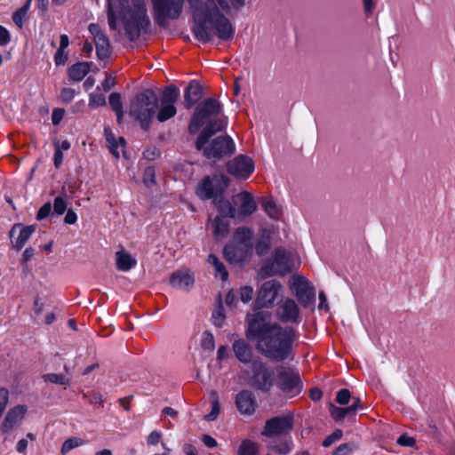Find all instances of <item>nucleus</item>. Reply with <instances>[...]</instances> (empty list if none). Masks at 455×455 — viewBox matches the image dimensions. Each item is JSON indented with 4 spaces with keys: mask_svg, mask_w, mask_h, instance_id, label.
<instances>
[{
    "mask_svg": "<svg viewBox=\"0 0 455 455\" xmlns=\"http://www.w3.org/2000/svg\"><path fill=\"white\" fill-rule=\"evenodd\" d=\"M35 230L36 228L34 225L23 226L20 223L13 225L10 230V238L12 247L17 251L21 250Z\"/></svg>",
    "mask_w": 455,
    "mask_h": 455,
    "instance_id": "nucleus-19",
    "label": "nucleus"
},
{
    "mask_svg": "<svg viewBox=\"0 0 455 455\" xmlns=\"http://www.w3.org/2000/svg\"><path fill=\"white\" fill-rule=\"evenodd\" d=\"M159 107V99L152 89H145L130 103L129 115L140 122L144 131H148Z\"/></svg>",
    "mask_w": 455,
    "mask_h": 455,
    "instance_id": "nucleus-5",
    "label": "nucleus"
},
{
    "mask_svg": "<svg viewBox=\"0 0 455 455\" xmlns=\"http://www.w3.org/2000/svg\"><path fill=\"white\" fill-rule=\"evenodd\" d=\"M107 14L109 28L116 30L117 20H120L131 42L150 30L151 21L144 2H108Z\"/></svg>",
    "mask_w": 455,
    "mask_h": 455,
    "instance_id": "nucleus-2",
    "label": "nucleus"
},
{
    "mask_svg": "<svg viewBox=\"0 0 455 455\" xmlns=\"http://www.w3.org/2000/svg\"><path fill=\"white\" fill-rule=\"evenodd\" d=\"M276 385L285 395L293 397L302 391L303 383L297 369L281 365L276 367Z\"/></svg>",
    "mask_w": 455,
    "mask_h": 455,
    "instance_id": "nucleus-9",
    "label": "nucleus"
},
{
    "mask_svg": "<svg viewBox=\"0 0 455 455\" xmlns=\"http://www.w3.org/2000/svg\"><path fill=\"white\" fill-rule=\"evenodd\" d=\"M177 113L176 107L172 104L161 103L159 110L156 114V119L160 123H164L173 117Z\"/></svg>",
    "mask_w": 455,
    "mask_h": 455,
    "instance_id": "nucleus-36",
    "label": "nucleus"
},
{
    "mask_svg": "<svg viewBox=\"0 0 455 455\" xmlns=\"http://www.w3.org/2000/svg\"><path fill=\"white\" fill-rule=\"evenodd\" d=\"M143 180L148 187L156 184V172L153 166H148L145 169L143 173Z\"/></svg>",
    "mask_w": 455,
    "mask_h": 455,
    "instance_id": "nucleus-47",
    "label": "nucleus"
},
{
    "mask_svg": "<svg viewBox=\"0 0 455 455\" xmlns=\"http://www.w3.org/2000/svg\"><path fill=\"white\" fill-rule=\"evenodd\" d=\"M232 350L239 362L249 363L252 361V348L246 340L243 339L235 340Z\"/></svg>",
    "mask_w": 455,
    "mask_h": 455,
    "instance_id": "nucleus-24",
    "label": "nucleus"
},
{
    "mask_svg": "<svg viewBox=\"0 0 455 455\" xmlns=\"http://www.w3.org/2000/svg\"><path fill=\"white\" fill-rule=\"evenodd\" d=\"M67 210V204L61 196H57L53 202V211L57 215H61Z\"/></svg>",
    "mask_w": 455,
    "mask_h": 455,
    "instance_id": "nucleus-52",
    "label": "nucleus"
},
{
    "mask_svg": "<svg viewBox=\"0 0 455 455\" xmlns=\"http://www.w3.org/2000/svg\"><path fill=\"white\" fill-rule=\"evenodd\" d=\"M143 156L148 160H155L160 156V151L156 147L146 149L143 152Z\"/></svg>",
    "mask_w": 455,
    "mask_h": 455,
    "instance_id": "nucleus-62",
    "label": "nucleus"
},
{
    "mask_svg": "<svg viewBox=\"0 0 455 455\" xmlns=\"http://www.w3.org/2000/svg\"><path fill=\"white\" fill-rule=\"evenodd\" d=\"M201 346L204 350L212 351L215 348L214 338L211 332H209V331L204 332Z\"/></svg>",
    "mask_w": 455,
    "mask_h": 455,
    "instance_id": "nucleus-46",
    "label": "nucleus"
},
{
    "mask_svg": "<svg viewBox=\"0 0 455 455\" xmlns=\"http://www.w3.org/2000/svg\"><path fill=\"white\" fill-rule=\"evenodd\" d=\"M192 17V33L205 44L218 38L222 42L233 40L235 28L231 20L243 12L246 2H188Z\"/></svg>",
    "mask_w": 455,
    "mask_h": 455,
    "instance_id": "nucleus-1",
    "label": "nucleus"
},
{
    "mask_svg": "<svg viewBox=\"0 0 455 455\" xmlns=\"http://www.w3.org/2000/svg\"><path fill=\"white\" fill-rule=\"evenodd\" d=\"M343 435V432L340 429H336L332 434L325 437L323 442V446L329 447L335 442L339 441Z\"/></svg>",
    "mask_w": 455,
    "mask_h": 455,
    "instance_id": "nucleus-49",
    "label": "nucleus"
},
{
    "mask_svg": "<svg viewBox=\"0 0 455 455\" xmlns=\"http://www.w3.org/2000/svg\"><path fill=\"white\" fill-rule=\"evenodd\" d=\"M355 445L350 443H342L332 452V455H347L353 451Z\"/></svg>",
    "mask_w": 455,
    "mask_h": 455,
    "instance_id": "nucleus-53",
    "label": "nucleus"
},
{
    "mask_svg": "<svg viewBox=\"0 0 455 455\" xmlns=\"http://www.w3.org/2000/svg\"><path fill=\"white\" fill-rule=\"evenodd\" d=\"M210 399H211V404H212V411L210 413L204 416V419L207 421H213L217 419L220 411V404L219 402V396L218 393L215 390H212L210 394Z\"/></svg>",
    "mask_w": 455,
    "mask_h": 455,
    "instance_id": "nucleus-37",
    "label": "nucleus"
},
{
    "mask_svg": "<svg viewBox=\"0 0 455 455\" xmlns=\"http://www.w3.org/2000/svg\"><path fill=\"white\" fill-rule=\"evenodd\" d=\"M263 208L266 213L274 220H278L281 216V209L276 205L273 200L265 201Z\"/></svg>",
    "mask_w": 455,
    "mask_h": 455,
    "instance_id": "nucleus-42",
    "label": "nucleus"
},
{
    "mask_svg": "<svg viewBox=\"0 0 455 455\" xmlns=\"http://www.w3.org/2000/svg\"><path fill=\"white\" fill-rule=\"evenodd\" d=\"M137 264V260L129 253L124 251H118L116 252V268L120 271H129Z\"/></svg>",
    "mask_w": 455,
    "mask_h": 455,
    "instance_id": "nucleus-30",
    "label": "nucleus"
},
{
    "mask_svg": "<svg viewBox=\"0 0 455 455\" xmlns=\"http://www.w3.org/2000/svg\"><path fill=\"white\" fill-rule=\"evenodd\" d=\"M235 405L242 414L251 415L256 411L257 402L251 391L242 390L236 395Z\"/></svg>",
    "mask_w": 455,
    "mask_h": 455,
    "instance_id": "nucleus-21",
    "label": "nucleus"
},
{
    "mask_svg": "<svg viewBox=\"0 0 455 455\" xmlns=\"http://www.w3.org/2000/svg\"><path fill=\"white\" fill-rule=\"evenodd\" d=\"M252 374L250 385L252 388L262 393H269L274 386L271 371L260 361H254L251 364Z\"/></svg>",
    "mask_w": 455,
    "mask_h": 455,
    "instance_id": "nucleus-12",
    "label": "nucleus"
},
{
    "mask_svg": "<svg viewBox=\"0 0 455 455\" xmlns=\"http://www.w3.org/2000/svg\"><path fill=\"white\" fill-rule=\"evenodd\" d=\"M222 108V104L214 98H207L198 103L188 124L189 133L196 134L204 124L206 126L213 120L225 116H219Z\"/></svg>",
    "mask_w": 455,
    "mask_h": 455,
    "instance_id": "nucleus-6",
    "label": "nucleus"
},
{
    "mask_svg": "<svg viewBox=\"0 0 455 455\" xmlns=\"http://www.w3.org/2000/svg\"><path fill=\"white\" fill-rule=\"evenodd\" d=\"M106 98L102 93H91L89 97V107L96 108L106 105Z\"/></svg>",
    "mask_w": 455,
    "mask_h": 455,
    "instance_id": "nucleus-44",
    "label": "nucleus"
},
{
    "mask_svg": "<svg viewBox=\"0 0 455 455\" xmlns=\"http://www.w3.org/2000/svg\"><path fill=\"white\" fill-rule=\"evenodd\" d=\"M44 382H49L52 384L61 385V386H68L70 384V379L68 378H66L62 374H57V373H46L42 376Z\"/></svg>",
    "mask_w": 455,
    "mask_h": 455,
    "instance_id": "nucleus-41",
    "label": "nucleus"
},
{
    "mask_svg": "<svg viewBox=\"0 0 455 455\" xmlns=\"http://www.w3.org/2000/svg\"><path fill=\"white\" fill-rule=\"evenodd\" d=\"M207 261L209 264L214 267L216 275H220L222 281H226L228 279V272L225 265L220 260V259L215 254H210L208 256Z\"/></svg>",
    "mask_w": 455,
    "mask_h": 455,
    "instance_id": "nucleus-34",
    "label": "nucleus"
},
{
    "mask_svg": "<svg viewBox=\"0 0 455 455\" xmlns=\"http://www.w3.org/2000/svg\"><path fill=\"white\" fill-rule=\"evenodd\" d=\"M291 289L302 307H308L315 303V290L304 276L293 275Z\"/></svg>",
    "mask_w": 455,
    "mask_h": 455,
    "instance_id": "nucleus-14",
    "label": "nucleus"
},
{
    "mask_svg": "<svg viewBox=\"0 0 455 455\" xmlns=\"http://www.w3.org/2000/svg\"><path fill=\"white\" fill-rule=\"evenodd\" d=\"M52 211V204L51 203H45L37 212L36 214V220H41L44 218H46Z\"/></svg>",
    "mask_w": 455,
    "mask_h": 455,
    "instance_id": "nucleus-56",
    "label": "nucleus"
},
{
    "mask_svg": "<svg viewBox=\"0 0 455 455\" xmlns=\"http://www.w3.org/2000/svg\"><path fill=\"white\" fill-rule=\"evenodd\" d=\"M240 198L241 205L239 215L247 217L251 215L257 210V204L251 193L243 191L237 196Z\"/></svg>",
    "mask_w": 455,
    "mask_h": 455,
    "instance_id": "nucleus-26",
    "label": "nucleus"
},
{
    "mask_svg": "<svg viewBox=\"0 0 455 455\" xmlns=\"http://www.w3.org/2000/svg\"><path fill=\"white\" fill-rule=\"evenodd\" d=\"M30 2H27L22 7L18 9L12 14V20L17 27L21 28L23 27L24 21L28 19V12L29 10Z\"/></svg>",
    "mask_w": 455,
    "mask_h": 455,
    "instance_id": "nucleus-39",
    "label": "nucleus"
},
{
    "mask_svg": "<svg viewBox=\"0 0 455 455\" xmlns=\"http://www.w3.org/2000/svg\"><path fill=\"white\" fill-rule=\"evenodd\" d=\"M214 206L220 212L219 217L232 218L235 219L237 216L236 209L231 204V203L225 199L223 195L212 201Z\"/></svg>",
    "mask_w": 455,
    "mask_h": 455,
    "instance_id": "nucleus-27",
    "label": "nucleus"
},
{
    "mask_svg": "<svg viewBox=\"0 0 455 455\" xmlns=\"http://www.w3.org/2000/svg\"><path fill=\"white\" fill-rule=\"evenodd\" d=\"M228 186L229 179L226 175L204 176L197 185L196 194L203 200H214L224 195Z\"/></svg>",
    "mask_w": 455,
    "mask_h": 455,
    "instance_id": "nucleus-8",
    "label": "nucleus"
},
{
    "mask_svg": "<svg viewBox=\"0 0 455 455\" xmlns=\"http://www.w3.org/2000/svg\"><path fill=\"white\" fill-rule=\"evenodd\" d=\"M213 323L215 326L220 327L224 322L225 315L223 314V308L220 307V308L213 313Z\"/></svg>",
    "mask_w": 455,
    "mask_h": 455,
    "instance_id": "nucleus-61",
    "label": "nucleus"
},
{
    "mask_svg": "<svg viewBox=\"0 0 455 455\" xmlns=\"http://www.w3.org/2000/svg\"><path fill=\"white\" fill-rule=\"evenodd\" d=\"M212 234L216 240L223 239L229 233V220L223 217H215L212 220Z\"/></svg>",
    "mask_w": 455,
    "mask_h": 455,
    "instance_id": "nucleus-28",
    "label": "nucleus"
},
{
    "mask_svg": "<svg viewBox=\"0 0 455 455\" xmlns=\"http://www.w3.org/2000/svg\"><path fill=\"white\" fill-rule=\"evenodd\" d=\"M269 448L275 452L287 455L292 451L293 444L291 440L283 439L278 443L270 445Z\"/></svg>",
    "mask_w": 455,
    "mask_h": 455,
    "instance_id": "nucleus-40",
    "label": "nucleus"
},
{
    "mask_svg": "<svg viewBox=\"0 0 455 455\" xmlns=\"http://www.w3.org/2000/svg\"><path fill=\"white\" fill-rule=\"evenodd\" d=\"M116 85V77L111 74L106 73L105 80L102 82L101 86L104 92H109Z\"/></svg>",
    "mask_w": 455,
    "mask_h": 455,
    "instance_id": "nucleus-55",
    "label": "nucleus"
},
{
    "mask_svg": "<svg viewBox=\"0 0 455 455\" xmlns=\"http://www.w3.org/2000/svg\"><path fill=\"white\" fill-rule=\"evenodd\" d=\"M75 95H76V92L74 89L69 88V87H64L60 91V97L61 101L64 104H68L73 100Z\"/></svg>",
    "mask_w": 455,
    "mask_h": 455,
    "instance_id": "nucleus-48",
    "label": "nucleus"
},
{
    "mask_svg": "<svg viewBox=\"0 0 455 455\" xmlns=\"http://www.w3.org/2000/svg\"><path fill=\"white\" fill-rule=\"evenodd\" d=\"M293 428V417L277 416L267 419L261 431V435L274 438L289 435Z\"/></svg>",
    "mask_w": 455,
    "mask_h": 455,
    "instance_id": "nucleus-13",
    "label": "nucleus"
},
{
    "mask_svg": "<svg viewBox=\"0 0 455 455\" xmlns=\"http://www.w3.org/2000/svg\"><path fill=\"white\" fill-rule=\"evenodd\" d=\"M253 245L228 243L224 246L223 254L231 265H243L252 254Z\"/></svg>",
    "mask_w": 455,
    "mask_h": 455,
    "instance_id": "nucleus-17",
    "label": "nucleus"
},
{
    "mask_svg": "<svg viewBox=\"0 0 455 455\" xmlns=\"http://www.w3.org/2000/svg\"><path fill=\"white\" fill-rule=\"evenodd\" d=\"M161 433L158 431H152L148 436V443L149 445H156L160 442Z\"/></svg>",
    "mask_w": 455,
    "mask_h": 455,
    "instance_id": "nucleus-64",
    "label": "nucleus"
},
{
    "mask_svg": "<svg viewBox=\"0 0 455 455\" xmlns=\"http://www.w3.org/2000/svg\"><path fill=\"white\" fill-rule=\"evenodd\" d=\"M227 171L236 179L246 180L254 171V162L248 156L238 155L227 164Z\"/></svg>",
    "mask_w": 455,
    "mask_h": 455,
    "instance_id": "nucleus-16",
    "label": "nucleus"
},
{
    "mask_svg": "<svg viewBox=\"0 0 455 455\" xmlns=\"http://www.w3.org/2000/svg\"><path fill=\"white\" fill-rule=\"evenodd\" d=\"M351 398L350 391L347 388L340 389L336 395V402L340 405H346Z\"/></svg>",
    "mask_w": 455,
    "mask_h": 455,
    "instance_id": "nucleus-51",
    "label": "nucleus"
},
{
    "mask_svg": "<svg viewBox=\"0 0 455 455\" xmlns=\"http://www.w3.org/2000/svg\"><path fill=\"white\" fill-rule=\"evenodd\" d=\"M203 87L196 80H191L184 90V107L190 109L203 97Z\"/></svg>",
    "mask_w": 455,
    "mask_h": 455,
    "instance_id": "nucleus-23",
    "label": "nucleus"
},
{
    "mask_svg": "<svg viewBox=\"0 0 455 455\" xmlns=\"http://www.w3.org/2000/svg\"><path fill=\"white\" fill-rule=\"evenodd\" d=\"M65 115V110L63 108H55L52 114V123L53 125H58L62 120Z\"/></svg>",
    "mask_w": 455,
    "mask_h": 455,
    "instance_id": "nucleus-58",
    "label": "nucleus"
},
{
    "mask_svg": "<svg viewBox=\"0 0 455 455\" xmlns=\"http://www.w3.org/2000/svg\"><path fill=\"white\" fill-rule=\"evenodd\" d=\"M292 258L283 247L275 250L273 259L264 264L261 272L264 276L285 275L292 270Z\"/></svg>",
    "mask_w": 455,
    "mask_h": 455,
    "instance_id": "nucleus-10",
    "label": "nucleus"
},
{
    "mask_svg": "<svg viewBox=\"0 0 455 455\" xmlns=\"http://www.w3.org/2000/svg\"><path fill=\"white\" fill-rule=\"evenodd\" d=\"M184 2H153L154 19L161 28L168 26V20H177L183 10Z\"/></svg>",
    "mask_w": 455,
    "mask_h": 455,
    "instance_id": "nucleus-11",
    "label": "nucleus"
},
{
    "mask_svg": "<svg viewBox=\"0 0 455 455\" xmlns=\"http://www.w3.org/2000/svg\"><path fill=\"white\" fill-rule=\"evenodd\" d=\"M84 444V441L79 437H70L67 439L61 446V453L66 454L72 449Z\"/></svg>",
    "mask_w": 455,
    "mask_h": 455,
    "instance_id": "nucleus-43",
    "label": "nucleus"
},
{
    "mask_svg": "<svg viewBox=\"0 0 455 455\" xmlns=\"http://www.w3.org/2000/svg\"><path fill=\"white\" fill-rule=\"evenodd\" d=\"M179 97L180 90L178 89V87L174 84H170L166 86L163 91L161 103L174 105L175 102L178 100Z\"/></svg>",
    "mask_w": 455,
    "mask_h": 455,
    "instance_id": "nucleus-33",
    "label": "nucleus"
},
{
    "mask_svg": "<svg viewBox=\"0 0 455 455\" xmlns=\"http://www.w3.org/2000/svg\"><path fill=\"white\" fill-rule=\"evenodd\" d=\"M106 133V140L108 143V148L110 152L113 156H115L116 158L119 157V153L117 151V148L119 146L125 147L126 141L123 137H119L118 140H116L114 134L111 132L105 131Z\"/></svg>",
    "mask_w": 455,
    "mask_h": 455,
    "instance_id": "nucleus-35",
    "label": "nucleus"
},
{
    "mask_svg": "<svg viewBox=\"0 0 455 455\" xmlns=\"http://www.w3.org/2000/svg\"><path fill=\"white\" fill-rule=\"evenodd\" d=\"M11 42V35L9 31L0 25V46H5Z\"/></svg>",
    "mask_w": 455,
    "mask_h": 455,
    "instance_id": "nucleus-57",
    "label": "nucleus"
},
{
    "mask_svg": "<svg viewBox=\"0 0 455 455\" xmlns=\"http://www.w3.org/2000/svg\"><path fill=\"white\" fill-rule=\"evenodd\" d=\"M296 337V330L293 327L283 328L279 324L256 343V349L273 362L292 360V345Z\"/></svg>",
    "mask_w": 455,
    "mask_h": 455,
    "instance_id": "nucleus-4",
    "label": "nucleus"
},
{
    "mask_svg": "<svg viewBox=\"0 0 455 455\" xmlns=\"http://www.w3.org/2000/svg\"><path fill=\"white\" fill-rule=\"evenodd\" d=\"M108 102L111 109L115 111L121 112L123 109V103L121 100V94L118 92H112L108 97Z\"/></svg>",
    "mask_w": 455,
    "mask_h": 455,
    "instance_id": "nucleus-45",
    "label": "nucleus"
},
{
    "mask_svg": "<svg viewBox=\"0 0 455 455\" xmlns=\"http://www.w3.org/2000/svg\"><path fill=\"white\" fill-rule=\"evenodd\" d=\"M34 255H35V250L32 247L27 248L22 254L20 263L22 265H26L27 262L34 257Z\"/></svg>",
    "mask_w": 455,
    "mask_h": 455,
    "instance_id": "nucleus-63",
    "label": "nucleus"
},
{
    "mask_svg": "<svg viewBox=\"0 0 455 455\" xmlns=\"http://www.w3.org/2000/svg\"><path fill=\"white\" fill-rule=\"evenodd\" d=\"M329 411L331 418L337 422L341 421L345 418L354 419L355 416V413L349 406L341 408L331 404Z\"/></svg>",
    "mask_w": 455,
    "mask_h": 455,
    "instance_id": "nucleus-32",
    "label": "nucleus"
},
{
    "mask_svg": "<svg viewBox=\"0 0 455 455\" xmlns=\"http://www.w3.org/2000/svg\"><path fill=\"white\" fill-rule=\"evenodd\" d=\"M238 455H259V447L249 439L243 440L238 448Z\"/></svg>",
    "mask_w": 455,
    "mask_h": 455,
    "instance_id": "nucleus-38",
    "label": "nucleus"
},
{
    "mask_svg": "<svg viewBox=\"0 0 455 455\" xmlns=\"http://www.w3.org/2000/svg\"><path fill=\"white\" fill-rule=\"evenodd\" d=\"M278 325L279 323H272V314L269 311L257 308L246 315V338L257 343Z\"/></svg>",
    "mask_w": 455,
    "mask_h": 455,
    "instance_id": "nucleus-7",
    "label": "nucleus"
},
{
    "mask_svg": "<svg viewBox=\"0 0 455 455\" xmlns=\"http://www.w3.org/2000/svg\"><path fill=\"white\" fill-rule=\"evenodd\" d=\"M227 116L217 118L204 127L196 140V148L203 151L204 156L208 159H220L229 156L235 150V143L230 136L220 135L213 139L206 146L209 139L215 133L222 132L227 127Z\"/></svg>",
    "mask_w": 455,
    "mask_h": 455,
    "instance_id": "nucleus-3",
    "label": "nucleus"
},
{
    "mask_svg": "<svg viewBox=\"0 0 455 455\" xmlns=\"http://www.w3.org/2000/svg\"><path fill=\"white\" fill-rule=\"evenodd\" d=\"M253 289L251 286H243L240 289V299L243 303L252 299Z\"/></svg>",
    "mask_w": 455,
    "mask_h": 455,
    "instance_id": "nucleus-54",
    "label": "nucleus"
},
{
    "mask_svg": "<svg viewBox=\"0 0 455 455\" xmlns=\"http://www.w3.org/2000/svg\"><path fill=\"white\" fill-rule=\"evenodd\" d=\"M26 411L27 408L24 405H17L11 409L2 423V432L7 433L17 426L24 418Z\"/></svg>",
    "mask_w": 455,
    "mask_h": 455,
    "instance_id": "nucleus-22",
    "label": "nucleus"
},
{
    "mask_svg": "<svg viewBox=\"0 0 455 455\" xmlns=\"http://www.w3.org/2000/svg\"><path fill=\"white\" fill-rule=\"evenodd\" d=\"M88 30L92 35L96 45V54L100 60L108 59L111 56L112 49L108 37L102 31L98 24H90Z\"/></svg>",
    "mask_w": 455,
    "mask_h": 455,
    "instance_id": "nucleus-18",
    "label": "nucleus"
},
{
    "mask_svg": "<svg viewBox=\"0 0 455 455\" xmlns=\"http://www.w3.org/2000/svg\"><path fill=\"white\" fill-rule=\"evenodd\" d=\"M282 290L283 286L277 280H269L263 283L255 301L257 308L273 307Z\"/></svg>",
    "mask_w": 455,
    "mask_h": 455,
    "instance_id": "nucleus-15",
    "label": "nucleus"
},
{
    "mask_svg": "<svg viewBox=\"0 0 455 455\" xmlns=\"http://www.w3.org/2000/svg\"><path fill=\"white\" fill-rule=\"evenodd\" d=\"M251 230L244 227L237 228L233 235L234 243L243 246L253 245L251 243Z\"/></svg>",
    "mask_w": 455,
    "mask_h": 455,
    "instance_id": "nucleus-31",
    "label": "nucleus"
},
{
    "mask_svg": "<svg viewBox=\"0 0 455 455\" xmlns=\"http://www.w3.org/2000/svg\"><path fill=\"white\" fill-rule=\"evenodd\" d=\"M170 283L176 289L188 288L194 283V276L188 271H176L170 277Z\"/></svg>",
    "mask_w": 455,
    "mask_h": 455,
    "instance_id": "nucleus-25",
    "label": "nucleus"
},
{
    "mask_svg": "<svg viewBox=\"0 0 455 455\" xmlns=\"http://www.w3.org/2000/svg\"><path fill=\"white\" fill-rule=\"evenodd\" d=\"M270 249V243L267 240H259L255 244L256 253L259 256H265Z\"/></svg>",
    "mask_w": 455,
    "mask_h": 455,
    "instance_id": "nucleus-50",
    "label": "nucleus"
},
{
    "mask_svg": "<svg viewBox=\"0 0 455 455\" xmlns=\"http://www.w3.org/2000/svg\"><path fill=\"white\" fill-rule=\"evenodd\" d=\"M68 60V55L65 54L64 50L59 48L54 54V61L57 66L64 65Z\"/></svg>",
    "mask_w": 455,
    "mask_h": 455,
    "instance_id": "nucleus-60",
    "label": "nucleus"
},
{
    "mask_svg": "<svg viewBox=\"0 0 455 455\" xmlns=\"http://www.w3.org/2000/svg\"><path fill=\"white\" fill-rule=\"evenodd\" d=\"M92 62H77L68 68V77L73 82L82 81L89 73Z\"/></svg>",
    "mask_w": 455,
    "mask_h": 455,
    "instance_id": "nucleus-29",
    "label": "nucleus"
},
{
    "mask_svg": "<svg viewBox=\"0 0 455 455\" xmlns=\"http://www.w3.org/2000/svg\"><path fill=\"white\" fill-rule=\"evenodd\" d=\"M276 316L283 323H297L299 308L292 299H286L276 310Z\"/></svg>",
    "mask_w": 455,
    "mask_h": 455,
    "instance_id": "nucleus-20",
    "label": "nucleus"
},
{
    "mask_svg": "<svg viewBox=\"0 0 455 455\" xmlns=\"http://www.w3.org/2000/svg\"><path fill=\"white\" fill-rule=\"evenodd\" d=\"M396 443L401 446L412 447L415 444V439L406 435L398 437Z\"/></svg>",
    "mask_w": 455,
    "mask_h": 455,
    "instance_id": "nucleus-59",
    "label": "nucleus"
}]
</instances>
